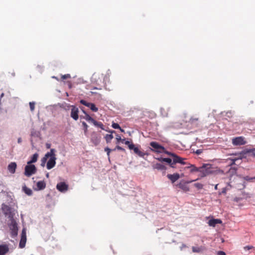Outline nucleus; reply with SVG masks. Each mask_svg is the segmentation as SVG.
Instances as JSON below:
<instances>
[{
	"label": "nucleus",
	"mask_w": 255,
	"mask_h": 255,
	"mask_svg": "<svg viewBox=\"0 0 255 255\" xmlns=\"http://www.w3.org/2000/svg\"><path fill=\"white\" fill-rule=\"evenodd\" d=\"M184 158H181L175 154V155L173 156V161L175 163H179L184 165L186 164V163L185 162H184Z\"/></svg>",
	"instance_id": "obj_16"
},
{
	"label": "nucleus",
	"mask_w": 255,
	"mask_h": 255,
	"mask_svg": "<svg viewBox=\"0 0 255 255\" xmlns=\"http://www.w3.org/2000/svg\"><path fill=\"white\" fill-rule=\"evenodd\" d=\"M80 102L81 104L89 108L93 112H96L98 111V108L93 103L87 102L84 100H81Z\"/></svg>",
	"instance_id": "obj_8"
},
{
	"label": "nucleus",
	"mask_w": 255,
	"mask_h": 255,
	"mask_svg": "<svg viewBox=\"0 0 255 255\" xmlns=\"http://www.w3.org/2000/svg\"><path fill=\"white\" fill-rule=\"evenodd\" d=\"M185 169H190L191 173L199 172V167H196L194 165L188 164V166L185 167Z\"/></svg>",
	"instance_id": "obj_19"
},
{
	"label": "nucleus",
	"mask_w": 255,
	"mask_h": 255,
	"mask_svg": "<svg viewBox=\"0 0 255 255\" xmlns=\"http://www.w3.org/2000/svg\"><path fill=\"white\" fill-rule=\"evenodd\" d=\"M125 140V138L124 139L122 138V140L121 141H122V142H124Z\"/></svg>",
	"instance_id": "obj_56"
},
{
	"label": "nucleus",
	"mask_w": 255,
	"mask_h": 255,
	"mask_svg": "<svg viewBox=\"0 0 255 255\" xmlns=\"http://www.w3.org/2000/svg\"><path fill=\"white\" fill-rule=\"evenodd\" d=\"M235 160H236V159L234 160L233 161V162H232V164H235Z\"/></svg>",
	"instance_id": "obj_58"
},
{
	"label": "nucleus",
	"mask_w": 255,
	"mask_h": 255,
	"mask_svg": "<svg viewBox=\"0 0 255 255\" xmlns=\"http://www.w3.org/2000/svg\"><path fill=\"white\" fill-rule=\"evenodd\" d=\"M232 143L235 145H242L246 143L244 138L242 136L235 137L232 140Z\"/></svg>",
	"instance_id": "obj_10"
},
{
	"label": "nucleus",
	"mask_w": 255,
	"mask_h": 255,
	"mask_svg": "<svg viewBox=\"0 0 255 255\" xmlns=\"http://www.w3.org/2000/svg\"><path fill=\"white\" fill-rule=\"evenodd\" d=\"M1 210L4 215L5 216H7L10 220L14 219L15 213L12 208L9 206L5 204H2L1 205Z\"/></svg>",
	"instance_id": "obj_1"
},
{
	"label": "nucleus",
	"mask_w": 255,
	"mask_h": 255,
	"mask_svg": "<svg viewBox=\"0 0 255 255\" xmlns=\"http://www.w3.org/2000/svg\"><path fill=\"white\" fill-rule=\"evenodd\" d=\"M244 179L248 181H253L255 180V176L254 177H250L249 176H246L244 177Z\"/></svg>",
	"instance_id": "obj_35"
},
{
	"label": "nucleus",
	"mask_w": 255,
	"mask_h": 255,
	"mask_svg": "<svg viewBox=\"0 0 255 255\" xmlns=\"http://www.w3.org/2000/svg\"><path fill=\"white\" fill-rule=\"evenodd\" d=\"M96 121L93 118H92L91 117V118L90 119V120H89L88 122H90V123H93L94 125L95 124V123H96Z\"/></svg>",
	"instance_id": "obj_46"
},
{
	"label": "nucleus",
	"mask_w": 255,
	"mask_h": 255,
	"mask_svg": "<svg viewBox=\"0 0 255 255\" xmlns=\"http://www.w3.org/2000/svg\"><path fill=\"white\" fill-rule=\"evenodd\" d=\"M57 189L61 192H65L68 189V185L64 182H61L56 185Z\"/></svg>",
	"instance_id": "obj_9"
},
{
	"label": "nucleus",
	"mask_w": 255,
	"mask_h": 255,
	"mask_svg": "<svg viewBox=\"0 0 255 255\" xmlns=\"http://www.w3.org/2000/svg\"><path fill=\"white\" fill-rule=\"evenodd\" d=\"M105 151L107 152V155L109 156L111 149L109 147H107L105 148Z\"/></svg>",
	"instance_id": "obj_43"
},
{
	"label": "nucleus",
	"mask_w": 255,
	"mask_h": 255,
	"mask_svg": "<svg viewBox=\"0 0 255 255\" xmlns=\"http://www.w3.org/2000/svg\"><path fill=\"white\" fill-rule=\"evenodd\" d=\"M175 164V163H174L173 161H172L171 162V163H170L169 165H170L171 167L174 168L175 167V166H174Z\"/></svg>",
	"instance_id": "obj_49"
},
{
	"label": "nucleus",
	"mask_w": 255,
	"mask_h": 255,
	"mask_svg": "<svg viewBox=\"0 0 255 255\" xmlns=\"http://www.w3.org/2000/svg\"><path fill=\"white\" fill-rule=\"evenodd\" d=\"M226 191H227L226 188H224L222 189V193H223V194H226Z\"/></svg>",
	"instance_id": "obj_50"
},
{
	"label": "nucleus",
	"mask_w": 255,
	"mask_h": 255,
	"mask_svg": "<svg viewBox=\"0 0 255 255\" xmlns=\"http://www.w3.org/2000/svg\"><path fill=\"white\" fill-rule=\"evenodd\" d=\"M125 143L126 144V145H128V147H129V146H130V145L131 144H133L132 143H130V142L129 141H126L125 142Z\"/></svg>",
	"instance_id": "obj_48"
},
{
	"label": "nucleus",
	"mask_w": 255,
	"mask_h": 255,
	"mask_svg": "<svg viewBox=\"0 0 255 255\" xmlns=\"http://www.w3.org/2000/svg\"><path fill=\"white\" fill-rule=\"evenodd\" d=\"M136 154L141 157H143L145 155H148L147 153L144 152L143 151H141L140 150L137 152Z\"/></svg>",
	"instance_id": "obj_32"
},
{
	"label": "nucleus",
	"mask_w": 255,
	"mask_h": 255,
	"mask_svg": "<svg viewBox=\"0 0 255 255\" xmlns=\"http://www.w3.org/2000/svg\"><path fill=\"white\" fill-rule=\"evenodd\" d=\"M17 141H18V143H21V138L20 137L18 138Z\"/></svg>",
	"instance_id": "obj_53"
},
{
	"label": "nucleus",
	"mask_w": 255,
	"mask_h": 255,
	"mask_svg": "<svg viewBox=\"0 0 255 255\" xmlns=\"http://www.w3.org/2000/svg\"><path fill=\"white\" fill-rule=\"evenodd\" d=\"M218 255H226V254L223 251H219L217 253Z\"/></svg>",
	"instance_id": "obj_47"
},
{
	"label": "nucleus",
	"mask_w": 255,
	"mask_h": 255,
	"mask_svg": "<svg viewBox=\"0 0 255 255\" xmlns=\"http://www.w3.org/2000/svg\"><path fill=\"white\" fill-rule=\"evenodd\" d=\"M110 132L111 133H115V130H112V131H111ZM114 136L113 135H112V134H106L105 138V139L106 140V142L107 143H109L111 142V140L113 138Z\"/></svg>",
	"instance_id": "obj_24"
},
{
	"label": "nucleus",
	"mask_w": 255,
	"mask_h": 255,
	"mask_svg": "<svg viewBox=\"0 0 255 255\" xmlns=\"http://www.w3.org/2000/svg\"><path fill=\"white\" fill-rule=\"evenodd\" d=\"M196 153L197 154H199L201 153V151L200 150V149H198L196 151Z\"/></svg>",
	"instance_id": "obj_52"
},
{
	"label": "nucleus",
	"mask_w": 255,
	"mask_h": 255,
	"mask_svg": "<svg viewBox=\"0 0 255 255\" xmlns=\"http://www.w3.org/2000/svg\"><path fill=\"white\" fill-rule=\"evenodd\" d=\"M192 252L193 253H199L204 250V248L202 246L201 247H192Z\"/></svg>",
	"instance_id": "obj_23"
},
{
	"label": "nucleus",
	"mask_w": 255,
	"mask_h": 255,
	"mask_svg": "<svg viewBox=\"0 0 255 255\" xmlns=\"http://www.w3.org/2000/svg\"><path fill=\"white\" fill-rule=\"evenodd\" d=\"M149 144L152 147L151 150L154 152L163 153L165 151V148L155 141H152Z\"/></svg>",
	"instance_id": "obj_5"
},
{
	"label": "nucleus",
	"mask_w": 255,
	"mask_h": 255,
	"mask_svg": "<svg viewBox=\"0 0 255 255\" xmlns=\"http://www.w3.org/2000/svg\"><path fill=\"white\" fill-rule=\"evenodd\" d=\"M178 186L180 188L185 192L188 191L189 190V187L184 184L180 183L179 184Z\"/></svg>",
	"instance_id": "obj_28"
},
{
	"label": "nucleus",
	"mask_w": 255,
	"mask_h": 255,
	"mask_svg": "<svg viewBox=\"0 0 255 255\" xmlns=\"http://www.w3.org/2000/svg\"><path fill=\"white\" fill-rule=\"evenodd\" d=\"M30 109L31 112H33L35 109V103L33 102L29 103Z\"/></svg>",
	"instance_id": "obj_36"
},
{
	"label": "nucleus",
	"mask_w": 255,
	"mask_h": 255,
	"mask_svg": "<svg viewBox=\"0 0 255 255\" xmlns=\"http://www.w3.org/2000/svg\"><path fill=\"white\" fill-rule=\"evenodd\" d=\"M11 222L8 225L10 230V235L12 238H15L17 235L18 228L16 221L14 219L10 220Z\"/></svg>",
	"instance_id": "obj_3"
},
{
	"label": "nucleus",
	"mask_w": 255,
	"mask_h": 255,
	"mask_svg": "<svg viewBox=\"0 0 255 255\" xmlns=\"http://www.w3.org/2000/svg\"><path fill=\"white\" fill-rule=\"evenodd\" d=\"M55 150L53 149L52 155L49 156L50 159L48 161L46 165V167L48 169H51L53 168L56 164V158L55 154Z\"/></svg>",
	"instance_id": "obj_6"
},
{
	"label": "nucleus",
	"mask_w": 255,
	"mask_h": 255,
	"mask_svg": "<svg viewBox=\"0 0 255 255\" xmlns=\"http://www.w3.org/2000/svg\"><path fill=\"white\" fill-rule=\"evenodd\" d=\"M244 248L245 250L247 251V250H251V249H253L254 247L252 246H247L245 247Z\"/></svg>",
	"instance_id": "obj_42"
},
{
	"label": "nucleus",
	"mask_w": 255,
	"mask_h": 255,
	"mask_svg": "<svg viewBox=\"0 0 255 255\" xmlns=\"http://www.w3.org/2000/svg\"><path fill=\"white\" fill-rule=\"evenodd\" d=\"M71 117L74 120L77 121L79 118V110L78 108L74 106H71Z\"/></svg>",
	"instance_id": "obj_11"
},
{
	"label": "nucleus",
	"mask_w": 255,
	"mask_h": 255,
	"mask_svg": "<svg viewBox=\"0 0 255 255\" xmlns=\"http://www.w3.org/2000/svg\"><path fill=\"white\" fill-rule=\"evenodd\" d=\"M97 77H98V78H99L100 74L94 73L92 76L93 81L97 83H98V81L96 80V78Z\"/></svg>",
	"instance_id": "obj_37"
},
{
	"label": "nucleus",
	"mask_w": 255,
	"mask_h": 255,
	"mask_svg": "<svg viewBox=\"0 0 255 255\" xmlns=\"http://www.w3.org/2000/svg\"><path fill=\"white\" fill-rule=\"evenodd\" d=\"M163 152L166 153L167 154H168L169 155L172 156V157H173L174 155H175V153H171L170 152L167 151L165 149V151Z\"/></svg>",
	"instance_id": "obj_44"
},
{
	"label": "nucleus",
	"mask_w": 255,
	"mask_h": 255,
	"mask_svg": "<svg viewBox=\"0 0 255 255\" xmlns=\"http://www.w3.org/2000/svg\"><path fill=\"white\" fill-rule=\"evenodd\" d=\"M46 147L47 149H49L51 147V144L50 143H46Z\"/></svg>",
	"instance_id": "obj_51"
},
{
	"label": "nucleus",
	"mask_w": 255,
	"mask_h": 255,
	"mask_svg": "<svg viewBox=\"0 0 255 255\" xmlns=\"http://www.w3.org/2000/svg\"><path fill=\"white\" fill-rule=\"evenodd\" d=\"M199 176L201 177H204L213 173L212 168L210 165L206 164L199 167Z\"/></svg>",
	"instance_id": "obj_2"
},
{
	"label": "nucleus",
	"mask_w": 255,
	"mask_h": 255,
	"mask_svg": "<svg viewBox=\"0 0 255 255\" xmlns=\"http://www.w3.org/2000/svg\"><path fill=\"white\" fill-rule=\"evenodd\" d=\"M82 125L84 128V133H85V134H86L87 132V131H88V126L87 124L84 122H82Z\"/></svg>",
	"instance_id": "obj_34"
},
{
	"label": "nucleus",
	"mask_w": 255,
	"mask_h": 255,
	"mask_svg": "<svg viewBox=\"0 0 255 255\" xmlns=\"http://www.w3.org/2000/svg\"><path fill=\"white\" fill-rule=\"evenodd\" d=\"M22 190L27 195L30 196L32 194V191L31 189L27 187L25 185L22 187Z\"/></svg>",
	"instance_id": "obj_25"
},
{
	"label": "nucleus",
	"mask_w": 255,
	"mask_h": 255,
	"mask_svg": "<svg viewBox=\"0 0 255 255\" xmlns=\"http://www.w3.org/2000/svg\"><path fill=\"white\" fill-rule=\"evenodd\" d=\"M84 113H85V116L84 117V119L87 121L88 122L89 120H90V119L91 118V117L88 115L87 114V113H86L85 112H84Z\"/></svg>",
	"instance_id": "obj_41"
},
{
	"label": "nucleus",
	"mask_w": 255,
	"mask_h": 255,
	"mask_svg": "<svg viewBox=\"0 0 255 255\" xmlns=\"http://www.w3.org/2000/svg\"><path fill=\"white\" fill-rule=\"evenodd\" d=\"M37 190H41L44 189L46 187V183L44 181H39L36 184Z\"/></svg>",
	"instance_id": "obj_18"
},
{
	"label": "nucleus",
	"mask_w": 255,
	"mask_h": 255,
	"mask_svg": "<svg viewBox=\"0 0 255 255\" xmlns=\"http://www.w3.org/2000/svg\"><path fill=\"white\" fill-rule=\"evenodd\" d=\"M46 177H49V174H48V173H47V174H46Z\"/></svg>",
	"instance_id": "obj_59"
},
{
	"label": "nucleus",
	"mask_w": 255,
	"mask_h": 255,
	"mask_svg": "<svg viewBox=\"0 0 255 255\" xmlns=\"http://www.w3.org/2000/svg\"><path fill=\"white\" fill-rule=\"evenodd\" d=\"M120 130L122 131V132H124V130L123 129H122L121 128V129H120Z\"/></svg>",
	"instance_id": "obj_55"
},
{
	"label": "nucleus",
	"mask_w": 255,
	"mask_h": 255,
	"mask_svg": "<svg viewBox=\"0 0 255 255\" xmlns=\"http://www.w3.org/2000/svg\"><path fill=\"white\" fill-rule=\"evenodd\" d=\"M157 160L158 161H161V162H166L168 163L169 164L171 163V162H172L171 159H170L169 158H162V157H160V158H157Z\"/></svg>",
	"instance_id": "obj_26"
},
{
	"label": "nucleus",
	"mask_w": 255,
	"mask_h": 255,
	"mask_svg": "<svg viewBox=\"0 0 255 255\" xmlns=\"http://www.w3.org/2000/svg\"><path fill=\"white\" fill-rule=\"evenodd\" d=\"M38 157V154L37 153H34L31 157V160L27 162V164H30L32 163H35L37 161Z\"/></svg>",
	"instance_id": "obj_22"
},
{
	"label": "nucleus",
	"mask_w": 255,
	"mask_h": 255,
	"mask_svg": "<svg viewBox=\"0 0 255 255\" xmlns=\"http://www.w3.org/2000/svg\"><path fill=\"white\" fill-rule=\"evenodd\" d=\"M167 178L171 180L172 183H174L176 181L180 178V175L178 173H174L173 174H168L167 175Z\"/></svg>",
	"instance_id": "obj_13"
},
{
	"label": "nucleus",
	"mask_w": 255,
	"mask_h": 255,
	"mask_svg": "<svg viewBox=\"0 0 255 255\" xmlns=\"http://www.w3.org/2000/svg\"><path fill=\"white\" fill-rule=\"evenodd\" d=\"M129 149L130 150H133L134 153L136 154L137 152L139 150L137 147H135L134 144H131L129 146Z\"/></svg>",
	"instance_id": "obj_29"
},
{
	"label": "nucleus",
	"mask_w": 255,
	"mask_h": 255,
	"mask_svg": "<svg viewBox=\"0 0 255 255\" xmlns=\"http://www.w3.org/2000/svg\"><path fill=\"white\" fill-rule=\"evenodd\" d=\"M53 151V148L52 149H50V152H48L44 156V157H43L42 159H41V165L42 166H45V163L47 160V158L48 157H49V156H51V155H52V152Z\"/></svg>",
	"instance_id": "obj_14"
},
{
	"label": "nucleus",
	"mask_w": 255,
	"mask_h": 255,
	"mask_svg": "<svg viewBox=\"0 0 255 255\" xmlns=\"http://www.w3.org/2000/svg\"><path fill=\"white\" fill-rule=\"evenodd\" d=\"M194 186L198 189H202L203 185L200 183H196L194 184Z\"/></svg>",
	"instance_id": "obj_33"
},
{
	"label": "nucleus",
	"mask_w": 255,
	"mask_h": 255,
	"mask_svg": "<svg viewBox=\"0 0 255 255\" xmlns=\"http://www.w3.org/2000/svg\"><path fill=\"white\" fill-rule=\"evenodd\" d=\"M116 149H118L119 150H121V151H125V149L122 147L121 146H119V145H117L116 148L113 149V150H115Z\"/></svg>",
	"instance_id": "obj_40"
},
{
	"label": "nucleus",
	"mask_w": 255,
	"mask_h": 255,
	"mask_svg": "<svg viewBox=\"0 0 255 255\" xmlns=\"http://www.w3.org/2000/svg\"><path fill=\"white\" fill-rule=\"evenodd\" d=\"M247 153L249 156L255 157V148L248 151Z\"/></svg>",
	"instance_id": "obj_30"
},
{
	"label": "nucleus",
	"mask_w": 255,
	"mask_h": 255,
	"mask_svg": "<svg viewBox=\"0 0 255 255\" xmlns=\"http://www.w3.org/2000/svg\"><path fill=\"white\" fill-rule=\"evenodd\" d=\"M92 141L94 143L95 145H98L100 142V139L97 136L93 137L91 139Z\"/></svg>",
	"instance_id": "obj_27"
},
{
	"label": "nucleus",
	"mask_w": 255,
	"mask_h": 255,
	"mask_svg": "<svg viewBox=\"0 0 255 255\" xmlns=\"http://www.w3.org/2000/svg\"><path fill=\"white\" fill-rule=\"evenodd\" d=\"M36 172V168L34 165L30 164L25 166L24 168V174L26 176L30 177L35 174Z\"/></svg>",
	"instance_id": "obj_4"
},
{
	"label": "nucleus",
	"mask_w": 255,
	"mask_h": 255,
	"mask_svg": "<svg viewBox=\"0 0 255 255\" xmlns=\"http://www.w3.org/2000/svg\"><path fill=\"white\" fill-rule=\"evenodd\" d=\"M26 242V230L25 229H23L21 234V239L20 240V242L19 244V247L21 249H22L25 247V244Z\"/></svg>",
	"instance_id": "obj_7"
},
{
	"label": "nucleus",
	"mask_w": 255,
	"mask_h": 255,
	"mask_svg": "<svg viewBox=\"0 0 255 255\" xmlns=\"http://www.w3.org/2000/svg\"><path fill=\"white\" fill-rule=\"evenodd\" d=\"M4 95V94L3 93H2L0 95V98H2Z\"/></svg>",
	"instance_id": "obj_57"
},
{
	"label": "nucleus",
	"mask_w": 255,
	"mask_h": 255,
	"mask_svg": "<svg viewBox=\"0 0 255 255\" xmlns=\"http://www.w3.org/2000/svg\"><path fill=\"white\" fill-rule=\"evenodd\" d=\"M199 119L198 118L196 117H192L189 122L190 124H191L193 126H197L199 124Z\"/></svg>",
	"instance_id": "obj_21"
},
{
	"label": "nucleus",
	"mask_w": 255,
	"mask_h": 255,
	"mask_svg": "<svg viewBox=\"0 0 255 255\" xmlns=\"http://www.w3.org/2000/svg\"><path fill=\"white\" fill-rule=\"evenodd\" d=\"M112 127L115 129H121L120 126L117 123H113L112 125Z\"/></svg>",
	"instance_id": "obj_38"
},
{
	"label": "nucleus",
	"mask_w": 255,
	"mask_h": 255,
	"mask_svg": "<svg viewBox=\"0 0 255 255\" xmlns=\"http://www.w3.org/2000/svg\"><path fill=\"white\" fill-rule=\"evenodd\" d=\"M218 184H216V185L215 186V190H217V189H218Z\"/></svg>",
	"instance_id": "obj_54"
},
{
	"label": "nucleus",
	"mask_w": 255,
	"mask_h": 255,
	"mask_svg": "<svg viewBox=\"0 0 255 255\" xmlns=\"http://www.w3.org/2000/svg\"><path fill=\"white\" fill-rule=\"evenodd\" d=\"M17 167V164L15 162H10L7 166V169L9 172L11 174H14L15 172V170Z\"/></svg>",
	"instance_id": "obj_12"
},
{
	"label": "nucleus",
	"mask_w": 255,
	"mask_h": 255,
	"mask_svg": "<svg viewBox=\"0 0 255 255\" xmlns=\"http://www.w3.org/2000/svg\"><path fill=\"white\" fill-rule=\"evenodd\" d=\"M222 221L218 219H211L208 221L209 226L213 227H215L217 224H220L222 223Z\"/></svg>",
	"instance_id": "obj_15"
},
{
	"label": "nucleus",
	"mask_w": 255,
	"mask_h": 255,
	"mask_svg": "<svg viewBox=\"0 0 255 255\" xmlns=\"http://www.w3.org/2000/svg\"><path fill=\"white\" fill-rule=\"evenodd\" d=\"M152 167L154 169H156L159 170H164L166 169V167L163 164L159 163L153 164Z\"/></svg>",
	"instance_id": "obj_20"
},
{
	"label": "nucleus",
	"mask_w": 255,
	"mask_h": 255,
	"mask_svg": "<svg viewBox=\"0 0 255 255\" xmlns=\"http://www.w3.org/2000/svg\"><path fill=\"white\" fill-rule=\"evenodd\" d=\"M186 247L185 245H183V248Z\"/></svg>",
	"instance_id": "obj_61"
},
{
	"label": "nucleus",
	"mask_w": 255,
	"mask_h": 255,
	"mask_svg": "<svg viewBox=\"0 0 255 255\" xmlns=\"http://www.w3.org/2000/svg\"><path fill=\"white\" fill-rule=\"evenodd\" d=\"M116 139L117 140V143H118L120 141H121L122 140V138H121V136H120L119 135H117Z\"/></svg>",
	"instance_id": "obj_45"
},
{
	"label": "nucleus",
	"mask_w": 255,
	"mask_h": 255,
	"mask_svg": "<svg viewBox=\"0 0 255 255\" xmlns=\"http://www.w3.org/2000/svg\"><path fill=\"white\" fill-rule=\"evenodd\" d=\"M94 125L96 127H98L102 128V129H104L103 124H102V123H101L100 122L96 121V123H95Z\"/></svg>",
	"instance_id": "obj_31"
},
{
	"label": "nucleus",
	"mask_w": 255,
	"mask_h": 255,
	"mask_svg": "<svg viewBox=\"0 0 255 255\" xmlns=\"http://www.w3.org/2000/svg\"><path fill=\"white\" fill-rule=\"evenodd\" d=\"M71 78V76L69 74H65V75H62L61 76V78L63 80H65V79H68V78Z\"/></svg>",
	"instance_id": "obj_39"
},
{
	"label": "nucleus",
	"mask_w": 255,
	"mask_h": 255,
	"mask_svg": "<svg viewBox=\"0 0 255 255\" xmlns=\"http://www.w3.org/2000/svg\"><path fill=\"white\" fill-rule=\"evenodd\" d=\"M9 251L8 247L7 245H0V255H4Z\"/></svg>",
	"instance_id": "obj_17"
},
{
	"label": "nucleus",
	"mask_w": 255,
	"mask_h": 255,
	"mask_svg": "<svg viewBox=\"0 0 255 255\" xmlns=\"http://www.w3.org/2000/svg\"><path fill=\"white\" fill-rule=\"evenodd\" d=\"M53 78L56 79H57V80H58L57 78L56 77H53Z\"/></svg>",
	"instance_id": "obj_60"
},
{
	"label": "nucleus",
	"mask_w": 255,
	"mask_h": 255,
	"mask_svg": "<svg viewBox=\"0 0 255 255\" xmlns=\"http://www.w3.org/2000/svg\"><path fill=\"white\" fill-rule=\"evenodd\" d=\"M164 116H167V115L166 114H165Z\"/></svg>",
	"instance_id": "obj_62"
}]
</instances>
